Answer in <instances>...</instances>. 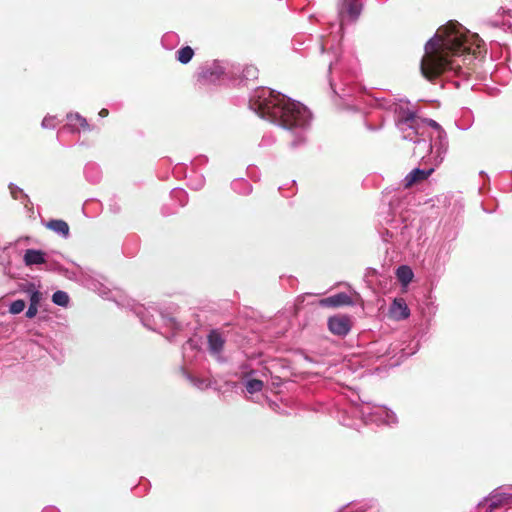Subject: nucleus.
<instances>
[{
    "mask_svg": "<svg viewBox=\"0 0 512 512\" xmlns=\"http://www.w3.org/2000/svg\"><path fill=\"white\" fill-rule=\"evenodd\" d=\"M484 46L478 34L471 33L459 23L449 22L426 42L420 63L421 73L430 81L443 73L466 76L458 58L464 64H470L483 55Z\"/></svg>",
    "mask_w": 512,
    "mask_h": 512,
    "instance_id": "1",
    "label": "nucleus"
},
{
    "mask_svg": "<svg viewBox=\"0 0 512 512\" xmlns=\"http://www.w3.org/2000/svg\"><path fill=\"white\" fill-rule=\"evenodd\" d=\"M249 107L261 118L285 129L292 149L306 143L312 114L302 103L270 88L259 87L252 92Z\"/></svg>",
    "mask_w": 512,
    "mask_h": 512,
    "instance_id": "2",
    "label": "nucleus"
},
{
    "mask_svg": "<svg viewBox=\"0 0 512 512\" xmlns=\"http://www.w3.org/2000/svg\"><path fill=\"white\" fill-rule=\"evenodd\" d=\"M395 111L398 114L396 125L402 133V138L409 140L416 145L414 154L423 157L422 155L424 153H433L435 151L436 157L439 158V162H441L448 149L446 132L440 131L437 133L434 143L431 144L425 138L420 137L422 133L419 131V120L416 118L415 112L408 109Z\"/></svg>",
    "mask_w": 512,
    "mask_h": 512,
    "instance_id": "3",
    "label": "nucleus"
},
{
    "mask_svg": "<svg viewBox=\"0 0 512 512\" xmlns=\"http://www.w3.org/2000/svg\"><path fill=\"white\" fill-rule=\"evenodd\" d=\"M134 314L140 319L143 326L153 331H160L163 327L177 330L179 324L169 314L162 311L158 306L150 305L145 307L142 304H135L132 307Z\"/></svg>",
    "mask_w": 512,
    "mask_h": 512,
    "instance_id": "4",
    "label": "nucleus"
},
{
    "mask_svg": "<svg viewBox=\"0 0 512 512\" xmlns=\"http://www.w3.org/2000/svg\"><path fill=\"white\" fill-rule=\"evenodd\" d=\"M354 413L358 414L365 423L394 425L398 422L395 412L384 405L371 402L362 401L355 404Z\"/></svg>",
    "mask_w": 512,
    "mask_h": 512,
    "instance_id": "5",
    "label": "nucleus"
},
{
    "mask_svg": "<svg viewBox=\"0 0 512 512\" xmlns=\"http://www.w3.org/2000/svg\"><path fill=\"white\" fill-rule=\"evenodd\" d=\"M506 505L505 492L500 488L493 490L487 497L477 505L478 512H496L499 508ZM503 512H512V508H507Z\"/></svg>",
    "mask_w": 512,
    "mask_h": 512,
    "instance_id": "6",
    "label": "nucleus"
},
{
    "mask_svg": "<svg viewBox=\"0 0 512 512\" xmlns=\"http://www.w3.org/2000/svg\"><path fill=\"white\" fill-rule=\"evenodd\" d=\"M228 64L215 60L201 68L200 80L204 83H215L221 80L227 72Z\"/></svg>",
    "mask_w": 512,
    "mask_h": 512,
    "instance_id": "7",
    "label": "nucleus"
},
{
    "mask_svg": "<svg viewBox=\"0 0 512 512\" xmlns=\"http://www.w3.org/2000/svg\"><path fill=\"white\" fill-rule=\"evenodd\" d=\"M362 12V4L358 0H341L338 3V15L341 26L345 20L356 21Z\"/></svg>",
    "mask_w": 512,
    "mask_h": 512,
    "instance_id": "8",
    "label": "nucleus"
},
{
    "mask_svg": "<svg viewBox=\"0 0 512 512\" xmlns=\"http://www.w3.org/2000/svg\"><path fill=\"white\" fill-rule=\"evenodd\" d=\"M328 328L334 335L345 337L352 328V320L348 315H335L328 319Z\"/></svg>",
    "mask_w": 512,
    "mask_h": 512,
    "instance_id": "9",
    "label": "nucleus"
},
{
    "mask_svg": "<svg viewBox=\"0 0 512 512\" xmlns=\"http://www.w3.org/2000/svg\"><path fill=\"white\" fill-rule=\"evenodd\" d=\"M410 315V310L402 298H396L393 300L389 307V316L394 320H404Z\"/></svg>",
    "mask_w": 512,
    "mask_h": 512,
    "instance_id": "10",
    "label": "nucleus"
},
{
    "mask_svg": "<svg viewBox=\"0 0 512 512\" xmlns=\"http://www.w3.org/2000/svg\"><path fill=\"white\" fill-rule=\"evenodd\" d=\"M208 350L212 355L219 356L223 350L225 339L217 330H212L208 336Z\"/></svg>",
    "mask_w": 512,
    "mask_h": 512,
    "instance_id": "11",
    "label": "nucleus"
},
{
    "mask_svg": "<svg viewBox=\"0 0 512 512\" xmlns=\"http://www.w3.org/2000/svg\"><path fill=\"white\" fill-rule=\"evenodd\" d=\"M351 304V297L344 292H340L320 300V305L323 307H341Z\"/></svg>",
    "mask_w": 512,
    "mask_h": 512,
    "instance_id": "12",
    "label": "nucleus"
},
{
    "mask_svg": "<svg viewBox=\"0 0 512 512\" xmlns=\"http://www.w3.org/2000/svg\"><path fill=\"white\" fill-rule=\"evenodd\" d=\"M67 120V127L71 128V131L79 132L80 129L83 131L92 130V127L89 125L87 119L81 116L79 113H69L67 115Z\"/></svg>",
    "mask_w": 512,
    "mask_h": 512,
    "instance_id": "13",
    "label": "nucleus"
},
{
    "mask_svg": "<svg viewBox=\"0 0 512 512\" xmlns=\"http://www.w3.org/2000/svg\"><path fill=\"white\" fill-rule=\"evenodd\" d=\"M434 171L433 168L421 169L415 168L410 171L404 178V186L411 187L413 184L425 180Z\"/></svg>",
    "mask_w": 512,
    "mask_h": 512,
    "instance_id": "14",
    "label": "nucleus"
},
{
    "mask_svg": "<svg viewBox=\"0 0 512 512\" xmlns=\"http://www.w3.org/2000/svg\"><path fill=\"white\" fill-rule=\"evenodd\" d=\"M24 264L28 267L46 262L45 253L37 249H27L23 256Z\"/></svg>",
    "mask_w": 512,
    "mask_h": 512,
    "instance_id": "15",
    "label": "nucleus"
},
{
    "mask_svg": "<svg viewBox=\"0 0 512 512\" xmlns=\"http://www.w3.org/2000/svg\"><path fill=\"white\" fill-rule=\"evenodd\" d=\"M45 226L64 239H67L70 236L69 225L64 220L52 219L48 221Z\"/></svg>",
    "mask_w": 512,
    "mask_h": 512,
    "instance_id": "16",
    "label": "nucleus"
},
{
    "mask_svg": "<svg viewBox=\"0 0 512 512\" xmlns=\"http://www.w3.org/2000/svg\"><path fill=\"white\" fill-rule=\"evenodd\" d=\"M22 290L29 295V305L38 306L41 299L42 294L41 292L36 288L34 283L28 282L22 286Z\"/></svg>",
    "mask_w": 512,
    "mask_h": 512,
    "instance_id": "17",
    "label": "nucleus"
},
{
    "mask_svg": "<svg viewBox=\"0 0 512 512\" xmlns=\"http://www.w3.org/2000/svg\"><path fill=\"white\" fill-rule=\"evenodd\" d=\"M395 222V220H392L390 223V221L387 220L389 227L379 231L384 242H390L398 236V226L394 224Z\"/></svg>",
    "mask_w": 512,
    "mask_h": 512,
    "instance_id": "18",
    "label": "nucleus"
},
{
    "mask_svg": "<svg viewBox=\"0 0 512 512\" xmlns=\"http://www.w3.org/2000/svg\"><path fill=\"white\" fill-rule=\"evenodd\" d=\"M396 276L402 284H408L412 281L413 271L409 266L402 265L396 270Z\"/></svg>",
    "mask_w": 512,
    "mask_h": 512,
    "instance_id": "19",
    "label": "nucleus"
},
{
    "mask_svg": "<svg viewBox=\"0 0 512 512\" xmlns=\"http://www.w3.org/2000/svg\"><path fill=\"white\" fill-rule=\"evenodd\" d=\"M183 374L185 376V378L193 385L195 386L196 388L200 389V390H204V389H207L208 387H210V381L208 379H202V378H198V377H195L193 376L192 374H190L189 372L183 370Z\"/></svg>",
    "mask_w": 512,
    "mask_h": 512,
    "instance_id": "20",
    "label": "nucleus"
},
{
    "mask_svg": "<svg viewBox=\"0 0 512 512\" xmlns=\"http://www.w3.org/2000/svg\"><path fill=\"white\" fill-rule=\"evenodd\" d=\"M193 56L194 50L190 46L182 47L176 52V59L181 64L189 63L192 60Z\"/></svg>",
    "mask_w": 512,
    "mask_h": 512,
    "instance_id": "21",
    "label": "nucleus"
},
{
    "mask_svg": "<svg viewBox=\"0 0 512 512\" xmlns=\"http://www.w3.org/2000/svg\"><path fill=\"white\" fill-rule=\"evenodd\" d=\"M232 189L239 194H249L252 191L251 184L245 179H236L231 184Z\"/></svg>",
    "mask_w": 512,
    "mask_h": 512,
    "instance_id": "22",
    "label": "nucleus"
},
{
    "mask_svg": "<svg viewBox=\"0 0 512 512\" xmlns=\"http://www.w3.org/2000/svg\"><path fill=\"white\" fill-rule=\"evenodd\" d=\"M84 173H85L86 178L92 183H97L100 180V177H101L100 169L95 164H87L85 166Z\"/></svg>",
    "mask_w": 512,
    "mask_h": 512,
    "instance_id": "23",
    "label": "nucleus"
},
{
    "mask_svg": "<svg viewBox=\"0 0 512 512\" xmlns=\"http://www.w3.org/2000/svg\"><path fill=\"white\" fill-rule=\"evenodd\" d=\"M244 385H245L246 391L249 394H254V393L260 392L264 387L263 381H261L259 379H251V378L247 379L245 381Z\"/></svg>",
    "mask_w": 512,
    "mask_h": 512,
    "instance_id": "24",
    "label": "nucleus"
},
{
    "mask_svg": "<svg viewBox=\"0 0 512 512\" xmlns=\"http://www.w3.org/2000/svg\"><path fill=\"white\" fill-rule=\"evenodd\" d=\"M178 42V35L174 32L165 33L161 39L162 46L166 49H172Z\"/></svg>",
    "mask_w": 512,
    "mask_h": 512,
    "instance_id": "25",
    "label": "nucleus"
},
{
    "mask_svg": "<svg viewBox=\"0 0 512 512\" xmlns=\"http://www.w3.org/2000/svg\"><path fill=\"white\" fill-rule=\"evenodd\" d=\"M171 198L176 200L181 207L185 206L188 201V195L182 188H174L171 191Z\"/></svg>",
    "mask_w": 512,
    "mask_h": 512,
    "instance_id": "26",
    "label": "nucleus"
},
{
    "mask_svg": "<svg viewBox=\"0 0 512 512\" xmlns=\"http://www.w3.org/2000/svg\"><path fill=\"white\" fill-rule=\"evenodd\" d=\"M52 302L55 305L66 307L69 303V295L65 291L58 290L53 293Z\"/></svg>",
    "mask_w": 512,
    "mask_h": 512,
    "instance_id": "27",
    "label": "nucleus"
},
{
    "mask_svg": "<svg viewBox=\"0 0 512 512\" xmlns=\"http://www.w3.org/2000/svg\"><path fill=\"white\" fill-rule=\"evenodd\" d=\"M188 185L193 190H200L205 185V178L203 175H195L194 177H190L188 180Z\"/></svg>",
    "mask_w": 512,
    "mask_h": 512,
    "instance_id": "28",
    "label": "nucleus"
},
{
    "mask_svg": "<svg viewBox=\"0 0 512 512\" xmlns=\"http://www.w3.org/2000/svg\"><path fill=\"white\" fill-rule=\"evenodd\" d=\"M25 306H26V304H25L24 300H21V299L15 300L10 304L9 312L14 315L19 314L25 309Z\"/></svg>",
    "mask_w": 512,
    "mask_h": 512,
    "instance_id": "29",
    "label": "nucleus"
},
{
    "mask_svg": "<svg viewBox=\"0 0 512 512\" xmlns=\"http://www.w3.org/2000/svg\"><path fill=\"white\" fill-rule=\"evenodd\" d=\"M58 124L57 118L55 116H45L42 120L41 126L44 129H54Z\"/></svg>",
    "mask_w": 512,
    "mask_h": 512,
    "instance_id": "30",
    "label": "nucleus"
},
{
    "mask_svg": "<svg viewBox=\"0 0 512 512\" xmlns=\"http://www.w3.org/2000/svg\"><path fill=\"white\" fill-rule=\"evenodd\" d=\"M416 118L419 120V127L421 126V124H426L429 127L435 129L437 133H439L440 131H444L442 127L433 119H420L417 116Z\"/></svg>",
    "mask_w": 512,
    "mask_h": 512,
    "instance_id": "31",
    "label": "nucleus"
},
{
    "mask_svg": "<svg viewBox=\"0 0 512 512\" xmlns=\"http://www.w3.org/2000/svg\"><path fill=\"white\" fill-rule=\"evenodd\" d=\"M257 75H258V69L254 66H247L243 70V77L245 79H254V78H257Z\"/></svg>",
    "mask_w": 512,
    "mask_h": 512,
    "instance_id": "32",
    "label": "nucleus"
},
{
    "mask_svg": "<svg viewBox=\"0 0 512 512\" xmlns=\"http://www.w3.org/2000/svg\"><path fill=\"white\" fill-rule=\"evenodd\" d=\"M9 189H10V193L14 199H18L19 194H22V190L19 187H17L16 185H14L13 183H10Z\"/></svg>",
    "mask_w": 512,
    "mask_h": 512,
    "instance_id": "33",
    "label": "nucleus"
},
{
    "mask_svg": "<svg viewBox=\"0 0 512 512\" xmlns=\"http://www.w3.org/2000/svg\"><path fill=\"white\" fill-rule=\"evenodd\" d=\"M37 312H38V306L29 305V307L26 311V317L33 318L36 316Z\"/></svg>",
    "mask_w": 512,
    "mask_h": 512,
    "instance_id": "34",
    "label": "nucleus"
},
{
    "mask_svg": "<svg viewBox=\"0 0 512 512\" xmlns=\"http://www.w3.org/2000/svg\"><path fill=\"white\" fill-rule=\"evenodd\" d=\"M273 142H274V139L272 137L265 135V136H263V138L260 142V146H268Z\"/></svg>",
    "mask_w": 512,
    "mask_h": 512,
    "instance_id": "35",
    "label": "nucleus"
},
{
    "mask_svg": "<svg viewBox=\"0 0 512 512\" xmlns=\"http://www.w3.org/2000/svg\"><path fill=\"white\" fill-rule=\"evenodd\" d=\"M505 502H506V504H512V494L511 493H505Z\"/></svg>",
    "mask_w": 512,
    "mask_h": 512,
    "instance_id": "36",
    "label": "nucleus"
},
{
    "mask_svg": "<svg viewBox=\"0 0 512 512\" xmlns=\"http://www.w3.org/2000/svg\"><path fill=\"white\" fill-rule=\"evenodd\" d=\"M499 13H500L501 15H510L511 10H509V9H505V8L501 7V8L499 9Z\"/></svg>",
    "mask_w": 512,
    "mask_h": 512,
    "instance_id": "37",
    "label": "nucleus"
},
{
    "mask_svg": "<svg viewBox=\"0 0 512 512\" xmlns=\"http://www.w3.org/2000/svg\"><path fill=\"white\" fill-rule=\"evenodd\" d=\"M108 113H109L108 110L103 108V109L100 110L99 116L100 117H106L108 115Z\"/></svg>",
    "mask_w": 512,
    "mask_h": 512,
    "instance_id": "38",
    "label": "nucleus"
},
{
    "mask_svg": "<svg viewBox=\"0 0 512 512\" xmlns=\"http://www.w3.org/2000/svg\"><path fill=\"white\" fill-rule=\"evenodd\" d=\"M329 84H330V87H331V89L333 90V92H334L335 94H338V93H337V91H336V89H335V87H334V83H333V81H332L331 79L329 80Z\"/></svg>",
    "mask_w": 512,
    "mask_h": 512,
    "instance_id": "39",
    "label": "nucleus"
},
{
    "mask_svg": "<svg viewBox=\"0 0 512 512\" xmlns=\"http://www.w3.org/2000/svg\"><path fill=\"white\" fill-rule=\"evenodd\" d=\"M334 65H335V63H334L333 61H330V63H329V69H328L329 74L332 72V69H333Z\"/></svg>",
    "mask_w": 512,
    "mask_h": 512,
    "instance_id": "40",
    "label": "nucleus"
},
{
    "mask_svg": "<svg viewBox=\"0 0 512 512\" xmlns=\"http://www.w3.org/2000/svg\"><path fill=\"white\" fill-rule=\"evenodd\" d=\"M43 512H58V511L54 508H46L43 510Z\"/></svg>",
    "mask_w": 512,
    "mask_h": 512,
    "instance_id": "41",
    "label": "nucleus"
},
{
    "mask_svg": "<svg viewBox=\"0 0 512 512\" xmlns=\"http://www.w3.org/2000/svg\"><path fill=\"white\" fill-rule=\"evenodd\" d=\"M326 45H327V44H326L325 42H322V43H321V52H322V53L325 51V49H326Z\"/></svg>",
    "mask_w": 512,
    "mask_h": 512,
    "instance_id": "42",
    "label": "nucleus"
},
{
    "mask_svg": "<svg viewBox=\"0 0 512 512\" xmlns=\"http://www.w3.org/2000/svg\"><path fill=\"white\" fill-rule=\"evenodd\" d=\"M345 509H346V507H342V508L339 510V512H344V511H345Z\"/></svg>",
    "mask_w": 512,
    "mask_h": 512,
    "instance_id": "43",
    "label": "nucleus"
}]
</instances>
